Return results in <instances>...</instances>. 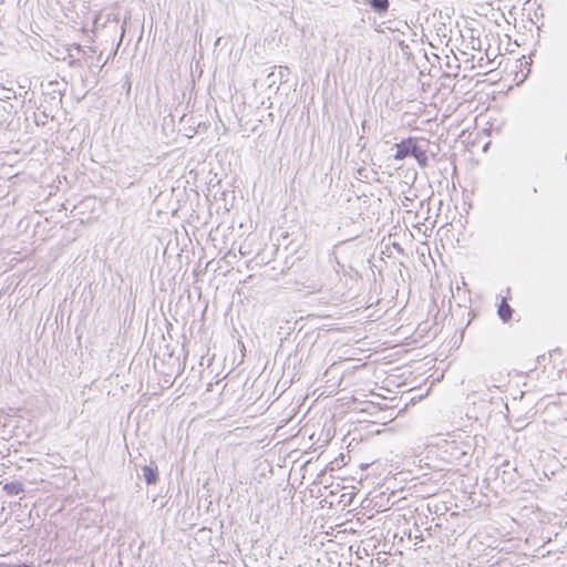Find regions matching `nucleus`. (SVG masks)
Wrapping results in <instances>:
<instances>
[{
  "mask_svg": "<svg viewBox=\"0 0 567 567\" xmlns=\"http://www.w3.org/2000/svg\"><path fill=\"white\" fill-rule=\"evenodd\" d=\"M368 3L379 14L385 13L390 7L389 0H368Z\"/></svg>",
  "mask_w": 567,
  "mask_h": 567,
  "instance_id": "nucleus-5",
  "label": "nucleus"
},
{
  "mask_svg": "<svg viewBox=\"0 0 567 567\" xmlns=\"http://www.w3.org/2000/svg\"><path fill=\"white\" fill-rule=\"evenodd\" d=\"M461 455L462 456H470V453H468L467 450H464V451L461 452Z\"/></svg>",
  "mask_w": 567,
  "mask_h": 567,
  "instance_id": "nucleus-8",
  "label": "nucleus"
},
{
  "mask_svg": "<svg viewBox=\"0 0 567 567\" xmlns=\"http://www.w3.org/2000/svg\"><path fill=\"white\" fill-rule=\"evenodd\" d=\"M143 477L147 485H155L158 482V467L152 461L150 464L142 467Z\"/></svg>",
  "mask_w": 567,
  "mask_h": 567,
  "instance_id": "nucleus-2",
  "label": "nucleus"
},
{
  "mask_svg": "<svg viewBox=\"0 0 567 567\" xmlns=\"http://www.w3.org/2000/svg\"><path fill=\"white\" fill-rule=\"evenodd\" d=\"M393 247H394L399 252H403V248L400 246V244L394 243V244H393Z\"/></svg>",
  "mask_w": 567,
  "mask_h": 567,
  "instance_id": "nucleus-7",
  "label": "nucleus"
},
{
  "mask_svg": "<svg viewBox=\"0 0 567 567\" xmlns=\"http://www.w3.org/2000/svg\"><path fill=\"white\" fill-rule=\"evenodd\" d=\"M497 313L503 322H508L512 319L513 309L505 298H503L498 305Z\"/></svg>",
  "mask_w": 567,
  "mask_h": 567,
  "instance_id": "nucleus-3",
  "label": "nucleus"
},
{
  "mask_svg": "<svg viewBox=\"0 0 567 567\" xmlns=\"http://www.w3.org/2000/svg\"><path fill=\"white\" fill-rule=\"evenodd\" d=\"M474 32H475L474 29L470 30L471 34H470V40H468L466 48H468L471 50L480 51L482 49V41H481L480 37L474 35Z\"/></svg>",
  "mask_w": 567,
  "mask_h": 567,
  "instance_id": "nucleus-6",
  "label": "nucleus"
},
{
  "mask_svg": "<svg viewBox=\"0 0 567 567\" xmlns=\"http://www.w3.org/2000/svg\"><path fill=\"white\" fill-rule=\"evenodd\" d=\"M396 153L394 154V159L403 161L408 156H412L416 159L417 164L421 167H426L429 164V158L426 151L417 145L413 138L409 137L406 140L401 141L395 144Z\"/></svg>",
  "mask_w": 567,
  "mask_h": 567,
  "instance_id": "nucleus-1",
  "label": "nucleus"
},
{
  "mask_svg": "<svg viewBox=\"0 0 567 567\" xmlns=\"http://www.w3.org/2000/svg\"><path fill=\"white\" fill-rule=\"evenodd\" d=\"M2 489L6 492L7 495L16 496V495H19L20 493L24 492V486L21 482L14 481V482L6 483L2 486Z\"/></svg>",
  "mask_w": 567,
  "mask_h": 567,
  "instance_id": "nucleus-4",
  "label": "nucleus"
}]
</instances>
